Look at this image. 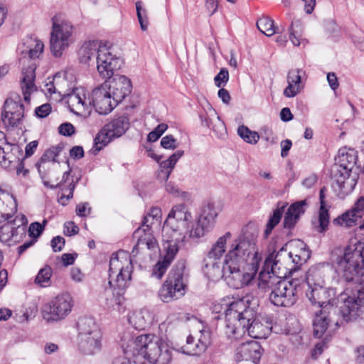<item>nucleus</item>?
<instances>
[{
  "label": "nucleus",
  "instance_id": "nucleus-1",
  "mask_svg": "<svg viewBox=\"0 0 364 364\" xmlns=\"http://www.w3.org/2000/svg\"><path fill=\"white\" fill-rule=\"evenodd\" d=\"M257 238L255 228L248 227L243 230L230 245L222 267L220 260L205 257L203 269L206 276L213 280L223 278L233 289L248 285L262 259L256 246Z\"/></svg>",
  "mask_w": 364,
  "mask_h": 364
},
{
  "label": "nucleus",
  "instance_id": "nucleus-2",
  "mask_svg": "<svg viewBox=\"0 0 364 364\" xmlns=\"http://www.w3.org/2000/svg\"><path fill=\"white\" fill-rule=\"evenodd\" d=\"M257 300L251 295L235 299L227 304L224 333L230 340H238L247 333L249 336L266 338L271 332L270 324L261 322L257 317Z\"/></svg>",
  "mask_w": 364,
  "mask_h": 364
},
{
  "label": "nucleus",
  "instance_id": "nucleus-3",
  "mask_svg": "<svg viewBox=\"0 0 364 364\" xmlns=\"http://www.w3.org/2000/svg\"><path fill=\"white\" fill-rule=\"evenodd\" d=\"M324 285L309 287L306 290V296L313 304L326 308L330 306L333 313H336L337 307L335 304H339L338 310L343 320L346 322L355 319L364 311V301L355 294L348 295L341 293L336 298V291L334 288H325Z\"/></svg>",
  "mask_w": 364,
  "mask_h": 364
},
{
  "label": "nucleus",
  "instance_id": "nucleus-4",
  "mask_svg": "<svg viewBox=\"0 0 364 364\" xmlns=\"http://www.w3.org/2000/svg\"><path fill=\"white\" fill-rule=\"evenodd\" d=\"M357 155L353 149H341L331 167L332 187L340 198L350 194L357 184L358 175L353 171Z\"/></svg>",
  "mask_w": 364,
  "mask_h": 364
},
{
  "label": "nucleus",
  "instance_id": "nucleus-5",
  "mask_svg": "<svg viewBox=\"0 0 364 364\" xmlns=\"http://www.w3.org/2000/svg\"><path fill=\"white\" fill-rule=\"evenodd\" d=\"M331 259L338 273L346 282L363 274L364 243L357 242L342 248L338 247L331 252Z\"/></svg>",
  "mask_w": 364,
  "mask_h": 364
},
{
  "label": "nucleus",
  "instance_id": "nucleus-6",
  "mask_svg": "<svg viewBox=\"0 0 364 364\" xmlns=\"http://www.w3.org/2000/svg\"><path fill=\"white\" fill-rule=\"evenodd\" d=\"M258 286L260 289L270 290L269 300L277 306H291L297 300L301 289V280L279 279L269 272H260Z\"/></svg>",
  "mask_w": 364,
  "mask_h": 364
},
{
  "label": "nucleus",
  "instance_id": "nucleus-7",
  "mask_svg": "<svg viewBox=\"0 0 364 364\" xmlns=\"http://www.w3.org/2000/svg\"><path fill=\"white\" fill-rule=\"evenodd\" d=\"M133 344L134 353L136 352L151 364H170L172 360V348L154 334L138 336Z\"/></svg>",
  "mask_w": 364,
  "mask_h": 364
},
{
  "label": "nucleus",
  "instance_id": "nucleus-8",
  "mask_svg": "<svg viewBox=\"0 0 364 364\" xmlns=\"http://www.w3.org/2000/svg\"><path fill=\"white\" fill-rule=\"evenodd\" d=\"M27 50L25 53L28 55V58L24 56L21 59L23 65L22 68V77L21 78V85L25 101H29L30 95L36 90V86L34 84L36 77L35 70L36 69V63L33 61L43 53L44 44L36 38H29L26 41Z\"/></svg>",
  "mask_w": 364,
  "mask_h": 364
},
{
  "label": "nucleus",
  "instance_id": "nucleus-9",
  "mask_svg": "<svg viewBox=\"0 0 364 364\" xmlns=\"http://www.w3.org/2000/svg\"><path fill=\"white\" fill-rule=\"evenodd\" d=\"M133 270L132 262L127 252L119 251L109 260V285L125 291L129 285Z\"/></svg>",
  "mask_w": 364,
  "mask_h": 364
},
{
  "label": "nucleus",
  "instance_id": "nucleus-10",
  "mask_svg": "<svg viewBox=\"0 0 364 364\" xmlns=\"http://www.w3.org/2000/svg\"><path fill=\"white\" fill-rule=\"evenodd\" d=\"M77 346L85 355H94L102 348V333L91 317H82L77 322Z\"/></svg>",
  "mask_w": 364,
  "mask_h": 364
},
{
  "label": "nucleus",
  "instance_id": "nucleus-11",
  "mask_svg": "<svg viewBox=\"0 0 364 364\" xmlns=\"http://www.w3.org/2000/svg\"><path fill=\"white\" fill-rule=\"evenodd\" d=\"M185 264L176 263L169 272L168 277L159 291L160 299L166 303L181 298L186 293V284L184 278Z\"/></svg>",
  "mask_w": 364,
  "mask_h": 364
},
{
  "label": "nucleus",
  "instance_id": "nucleus-12",
  "mask_svg": "<svg viewBox=\"0 0 364 364\" xmlns=\"http://www.w3.org/2000/svg\"><path fill=\"white\" fill-rule=\"evenodd\" d=\"M52 21L50 48L53 55L59 58L74 42L75 28L70 21L60 19L56 16L53 18Z\"/></svg>",
  "mask_w": 364,
  "mask_h": 364
},
{
  "label": "nucleus",
  "instance_id": "nucleus-13",
  "mask_svg": "<svg viewBox=\"0 0 364 364\" xmlns=\"http://www.w3.org/2000/svg\"><path fill=\"white\" fill-rule=\"evenodd\" d=\"M192 220L191 213L188 210L184 204L174 205L169 212L166 220L163 226V232L168 234L169 230H172L173 235L171 238H181L179 241H183L186 235H183L182 230H189L188 224Z\"/></svg>",
  "mask_w": 364,
  "mask_h": 364
},
{
  "label": "nucleus",
  "instance_id": "nucleus-14",
  "mask_svg": "<svg viewBox=\"0 0 364 364\" xmlns=\"http://www.w3.org/2000/svg\"><path fill=\"white\" fill-rule=\"evenodd\" d=\"M296 271V264H292L291 253L282 247L277 252L270 254L264 263V270L261 272H269L271 276L279 279H285Z\"/></svg>",
  "mask_w": 364,
  "mask_h": 364
},
{
  "label": "nucleus",
  "instance_id": "nucleus-15",
  "mask_svg": "<svg viewBox=\"0 0 364 364\" xmlns=\"http://www.w3.org/2000/svg\"><path fill=\"white\" fill-rule=\"evenodd\" d=\"M129 127V118L121 116L106 124L94 139L93 149L99 152L112 139L122 136Z\"/></svg>",
  "mask_w": 364,
  "mask_h": 364
},
{
  "label": "nucleus",
  "instance_id": "nucleus-16",
  "mask_svg": "<svg viewBox=\"0 0 364 364\" xmlns=\"http://www.w3.org/2000/svg\"><path fill=\"white\" fill-rule=\"evenodd\" d=\"M218 215V211L215 205L208 203L203 207L200 215L186 234L193 240L204 237L214 228Z\"/></svg>",
  "mask_w": 364,
  "mask_h": 364
},
{
  "label": "nucleus",
  "instance_id": "nucleus-17",
  "mask_svg": "<svg viewBox=\"0 0 364 364\" xmlns=\"http://www.w3.org/2000/svg\"><path fill=\"white\" fill-rule=\"evenodd\" d=\"M73 306V299L70 294L58 295L43 306V317L47 321L63 320L70 314Z\"/></svg>",
  "mask_w": 364,
  "mask_h": 364
},
{
  "label": "nucleus",
  "instance_id": "nucleus-18",
  "mask_svg": "<svg viewBox=\"0 0 364 364\" xmlns=\"http://www.w3.org/2000/svg\"><path fill=\"white\" fill-rule=\"evenodd\" d=\"M95 63L99 75L107 80L115 75L114 73L121 68L122 60L112 53L110 48L105 45L100 50Z\"/></svg>",
  "mask_w": 364,
  "mask_h": 364
},
{
  "label": "nucleus",
  "instance_id": "nucleus-19",
  "mask_svg": "<svg viewBox=\"0 0 364 364\" xmlns=\"http://www.w3.org/2000/svg\"><path fill=\"white\" fill-rule=\"evenodd\" d=\"M57 156L58 153L55 149L46 150L36 164L44 185L50 188H56L59 184L58 178L54 181L50 176V173H55L58 168L55 163Z\"/></svg>",
  "mask_w": 364,
  "mask_h": 364
},
{
  "label": "nucleus",
  "instance_id": "nucleus-20",
  "mask_svg": "<svg viewBox=\"0 0 364 364\" xmlns=\"http://www.w3.org/2000/svg\"><path fill=\"white\" fill-rule=\"evenodd\" d=\"M57 156L58 153L55 149L46 150L36 164L44 185L50 188H56L59 184L58 178L54 181L50 176V173H55L58 168L55 163Z\"/></svg>",
  "mask_w": 364,
  "mask_h": 364
},
{
  "label": "nucleus",
  "instance_id": "nucleus-21",
  "mask_svg": "<svg viewBox=\"0 0 364 364\" xmlns=\"http://www.w3.org/2000/svg\"><path fill=\"white\" fill-rule=\"evenodd\" d=\"M181 238H168L164 240L163 249L165 252L161 260H159L154 267L152 275L161 279L175 258L178 252V242Z\"/></svg>",
  "mask_w": 364,
  "mask_h": 364
},
{
  "label": "nucleus",
  "instance_id": "nucleus-22",
  "mask_svg": "<svg viewBox=\"0 0 364 364\" xmlns=\"http://www.w3.org/2000/svg\"><path fill=\"white\" fill-rule=\"evenodd\" d=\"M106 85L107 90L117 102L120 103L132 91L131 80L124 75H116L110 79H107L102 84Z\"/></svg>",
  "mask_w": 364,
  "mask_h": 364
},
{
  "label": "nucleus",
  "instance_id": "nucleus-23",
  "mask_svg": "<svg viewBox=\"0 0 364 364\" xmlns=\"http://www.w3.org/2000/svg\"><path fill=\"white\" fill-rule=\"evenodd\" d=\"M64 100L73 113L84 116L89 113L91 101L86 97L85 92L82 88H75L68 94H63Z\"/></svg>",
  "mask_w": 364,
  "mask_h": 364
},
{
  "label": "nucleus",
  "instance_id": "nucleus-24",
  "mask_svg": "<svg viewBox=\"0 0 364 364\" xmlns=\"http://www.w3.org/2000/svg\"><path fill=\"white\" fill-rule=\"evenodd\" d=\"M92 105L100 114H107L115 108L118 104L107 90L106 85L102 84L95 88L92 92Z\"/></svg>",
  "mask_w": 364,
  "mask_h": 364
},
{
  "label": "nucleus",
  "instance_id": "nucleus-25",
  "mask_svg": "<svg viewBox=\"0 0 364 364\" xmlns=\"http://www.w3.org/2000/svg\"><path fill=\"white\" fill-rule=\"evenodd\" d=\"M210 344V333L207 330L199 331L196 336L187 337L186 343L182 347L187 355H199L204 353Z\"/></svg>",
  "mask_w": 364,
  "mask_h": 364
},
{
  "label": "nucleus",
  "instance_id": "nucleus-26",
  "mask_svg": "<svg viewBox=\"0 0 364 364\" xmlns=\"http://www.w3.org/2000/svg\"><path fill=\"white\" fill-rule=\"evenodd\" d=\"M161 223L155 221V218H150L149 223L144 224L142 222L141 226L138 228L134 232V237L137 238V243L136 247L138 249L155 250L158 246L155 238L151 232V228L154 225H160Z\"/></svg>",
  "mask_w": 364,
  "mask_h": 364
},
{
  "label": "nucleus",
  "instance_id": "nucleus-27",
  "mask_svg": "<svg viewBox=\"0 0 364 364\" xmlns=\"http://www.w3.org/2000/svg\"><path fill=\"white\" fill-rule=\"evenodd\" d=\"M18 152V146L6 142L5 134L0 131V166L9 168L19 164Z\"/></svg>",
  "mask_w": 364,
  "mask_h": 364
},
{
  "label": "nucleus",
  "instance_id": "nucleus-28",
  "mask_svg": "<svg viewBox=\"0 0 364 364\" xmlns=\"http://www.w3.org/2000/svg\"><path fill=\"white\" fill-rule=\"evenodd\" d=\"M364 213V197H360L355 203L351 209L347 210L333 220L335 225L351 227L356 224L357 220L361 218Z\"/></svg>",
  "mask_w": 364,
  "mask_h": 364
},
{
  "label": "nucleus",
  "instance_id": "nucleus-29",
  "mask_svg": "<svg viewBox=\"0 0 364 364\" xmlns=\"http://www.w3.org/2000/svg\"><path fill=\"white\" fill-rule=\"evenodd\" d=\"M262 348L255 341L242 343L235 351V359L237 362L242 360H252L256 363L259 362L262 355Z\"/></svg>",
  "mask_w": 364,
  "mask_h": 364
},
{
  "label": "nucleus",
  "instance_id": "nucleus-30",
  "mask_svg": "<svg viewBox=\"0 0 364 364\" xmlns=\"http://www.w3.org/2000/svg\"><path fill=\"white\" fill-rule=\"evenodd\" d=\"M331 272L328 263L323 262L311 267L306 272V283L308 287L325 284V279Z\"/></svg>",
  "mask_w": 364,
  "mask_h": 364
},
{
  "label": "nucleus",
  "instance_id": "nucleus-31",
  "mask_svg": "<svg viewBox=\"0 0 364 364\" xmlns=\"http://www.w3.org/2000/svg\"><path fill=\"white\" fill-rule=\"evenodd\" d=\"M308 206L307 200L296 201L291 204L284 218V228L287 229L293 228L301 215L304 214Z\"/></svg>",
  "mask_w": 364,
  "mask_h": 364
},
{
  "label": "nucleus",
  "instance_id": "nucleus-32",
  "mask_svg": "<svg viewBox=\"0 0 364 364\" xmlns=\"http://www.w3.org/2000/svg\"><path fill=\"white\" fill-rule=\"evenodd\" d=\"M17 210V203L14 196L0 187V223L11 218Z\"/></svg>",
  "mask_w": 364,
  "mask_h": 364
},
{
  "label": "nucleus",
  "instance_id": "nucleus-33",
  "mask_svg": "<svg viewBox=\"0 0 364 364\" xmlns=\"http://www.w3.org/2000/svg\"><path fill=\"white\" fill-rule=\"evenodd\" d=\"M105 45L98 41H89L85 42L78 51L80 63L90 65L97 61V57L100 50Z\"/></svg>",
  "mask_w": 364,
  "mask_h": 364
},
{
  "label": "nucleus",
  "instance_id": "nucleus-34",
  "mask_svg": "<svg viewBox=\"0 0 364 364\" xmlns=\"http://www.w3.org/2000/svg\"><path fill=\"white\" fill-rule=\"evenodd\" d=\"M203 109L205 114L201 113L200 114L202 125L208 127H210L213 125L212 129L215 132L222 134L225 130V127L218 115L217 112L209 103H207Z\"/></svg>",
  "mask_w": 364,
  "mask_h": 364
},
{
  "label": "nucleus",
  "instance_id": "nucleus-35",
  "mask_svg": "<svg viewBox=\"0 0 364 364\" xmlns=\"http://www.w3.org/2000/svg\"><path fill=\"white\" fill-rule=\"evenodd\" d=\"M327 188L323 186L321 188L319 193V203L320 208L318 212V225L316 227V230L319 232H325L329 223V214L327 208V203L326 201V194Z\"/></svg>",
  "mask_w": 364,
  "mask_h": 364
},
{
  "label": "nucleus",
  "instance_id": "nucleus-36",
  "mask_svg": "<svg viewBox=\"0 0 364 364\" xmlns=\"http://www.w3.org/2000/svg\"><path fill=\"white\" fill-rule=\"evenodd\" d=\"M183 151L178 150L171 155L168 159L160 163V170L158 173V178L159 180L161 181H168L176 162L183 155Z\"/></svg>",
  "mask_w": 364,
  "mask_h": 364
},
{
  "label": "nucleus",
  "instance_id": "nucleus-37",
  "mask_svg": "<svg viewBox=\"0 0 364 364\" xmlns=\"http://www.w3.org/2000/svg\"><path fill=\"white\" fill-rule=\"evenodd\" d=\"M231 237L232 234L230 232H227L223 235L219 237L212 245L205 257L220 260L226 251L227 242Z\"/></svg>",
  "mask_w": 364,
  "mask_h": 364
},
{
  "label": "nucleus",
  "instance_id": "nucleus-38",
  "mask_svg": "<svg viewBox=\"0 0 364 364\" xmlns=\"http://www.w3.org/2000/svg\"><path fill=\"white\" fill-rule=\"evenodd\" d=\"M129 321L134 328L144 330L151 323L152 316L149 311L141 309L133 312L129 318Z\"/></svg>",
  "mask_w": 364,
  "mask_h": 364
},
{
  "label": "nucleus",
  "instance_id": "nucleus-39",
  "mask_svg": "<svg viewBox=\"0 0 364 364\" xmlns=\"http://www.w3.org/2000/svg\"><path fill=\"white\" fill-rule=\"evenodd\" d=\"M288 85L284 90L287 97H294L300 92L301 75L299 70H291L287 75Z\"/></svg>",
  "mask_w": 364,
  "mask_h": 364
},
{
  "label": "nucleus",
  "instance_id": "nucleus-40",
  "mask_svg": "<svg viewBox=\"0 0 364 364\" xmlns=\"http://www.w3.org/2000/svg\"><path fill=\"white\" fill-rule=\"evenodd\" d=\"M124 291L109 287L105 289L106 305L109 308L117 309L124 301Z\"/></svg>",
  "mask_w": 364,
  "mask_h": 364
},
{
  "label": "nucleus",
  "instance_id": "nucleus-41",
  "mask_svg": "<svg viewBox=\"0 0 364 364\" xmlns=\"http://www.w3.org/2000/svg\"><path fill=\"white\" fill-rule=\"evenodd\" d=\"M16 220L12 223H7L0 228V240L2 242H9L17 237L19 231H16Z\"/></svg>",
  "mask_w": 364,
  "mask_h": 364
},
{
  "label": "nucleus",
  "instance_id": "nucleus-42",
  "mask_svg": "<svg viewBox=\"0 0 364 364\" xmlns=\"http://www.w3.org/2000/svg\"><path fill=\"white\" fill-rule=\"evenodd\" d=\"M286 206L287 203L283 204L281 207L278 206L273 212V214L270 216L264 231L266 237L272 232L274 227L280 222Z\"/></svg>",
  "mask_w": 364,
  "mask_h": 364
},
{
  "label": "nucleus",
  "instance_id": "nucleus-43",
  "mask_svg": "<svg viewBox=\"0 0 364 364\" xmlns=\"http://www.w3.org/2000/svg\"><path fill=\"white\" fill-rule=\"evenodd\" d=\"M52 269L50 266H45L41 269L35 278V284L41 287H49L51 284Z\"/></svg>",
  "mask_w": 364,
  "mask_h": 364
},
{
  "label": "nucleus",
  "instance_id": "nucleus-44",
  "mask_svg": "<svg viewBox=\"0 0 364 364\" xmlns=\"http://www.w3.org/2000/svg\"><path fill=\"white\" fill-rule=\"evenodd\" d=\"M237 134L248 144H255L259 139V135L257 132L250 130L245 125H241L237 128Z\"/></svg>",
  "mask_w": 364,
  "mask_h": 364
},
{
  "label": "nucleus",
  "instance_id": "nucleus-45",
  "mask_svg": "<svg viewBox=\"0 0 364 364\" xmlns=\"http://www.w3.org/2000/svg\"><path fill=\"white\" fill-rule=\"evenodd\" d=\"M301 26V21L299 20H294L291 21V26L289 28V39L295 46H299L304 42V40H300Z\"/></svg>",
  "mask_w": 364,
  "mask_h": 364
},
{
  "label": "nucleus",
  "instance_id": "nucleus-46",
  "mask_svg": "<svg viewBox=\"0 0 364 364\" xmlns=\"http://www.w3.org/2000/svg\"><path fill=\"white\" fill-rule=\"evenodd\" d=\"M258 29L267 36H272L277 33L274 26V21L268 17L259 18L257 22Z\"/></svg>",
  "mask_w": 364,
  "mask_h": 364
},
{
  "label": "nucleus",
  "instance_id": "nucleus-47",
  "mask_svg": "<svg viewBox=\"0 0 364 364\" xmlns=\"http://www.w3.org/2000/svg\"><path fill=\"white\" fill-rule=\"evenodd\" d=\"M24 117V110L19 111L14 114L11 113H2L1 118L4 124L6 127H17L21 122L22 119Z\"/></svg>",
  "mask_w": 364,
  "mask_h": 364
},
{
  "label": "nucleus",
  "instance_id": "nucleus-48",
  "mask_svg": "<svg viewBox=\"0 0 364 364\" xmlns=\"http://www.w3.org/2000/svg\"><path fill=\"white\" fill-rule=\"evenodd\" d=\"M16 100L9 98L5 101L3 113H17L19 111L24 110V106L21 104L20 97H16Z\"/></svg>",
  "mask_w": 364,
  "mask_h": 364
},
{
  "label": "nucleus",
  "instance_id": "nucleus-49",
  "mask_svg": "<svg viewBox=\"0 0 364 364\" xmlns=\"http://www.w3.org/2000/svg\"><path fill=\"white\" fill-rule=\"evenodd\" d=\"M314 335L317 337H321L327 329L328 321L326 316L321 315L316 316L314 320Z\"/></svg>",
  "mask_w": 364,
  "mask_h": 364
},
{
  "label": "nucleus",
  "instance_id": "nucleus-50",
  "mask_svg": "<svg viewBox=\"0 0 364 364\" xmlns=\"http://www.w3.org/2000/svg\"><path fill=\"white\" fill-rule=\"evenodd\" d=\"M136 15L142 31H146L148 28V20L146 18V11L142 9V2L138 1L136 2Z\"/></svg>",
  "mask_w": 364,
  "mask_h": 364
},
{
  "label": "nucleus",
  "instance_id": "nucleus-51",
  "mask_svg": "<svg viewBox=\"0 0 364 364\" xmlns=\"http://www.w3.org/2000/svg\"><path fill=\"white\" fill-rule=\"evenodd\" d=\"M289 253H291V259L292 260V264H296V270L303 263L306 262L307 259L309 257V252L305 250H301V254H297L292 252H289Z\"/></svg>",
  "mask_w": 364,
  "mask_h": 364
},
{
  "label": "nucleus",
  "instance_id": "nucleus-52",
  "mask_svg": "<svg viewBox=\"0 0 364 364\" xmlns=\"http://www.w3.org/2000/svg\"><path fill=\"white\" fill-rule=\"evenodd\" d=\"M46 223V220H43V225L38 222L31 223L28 228L29 235L34 238L39 237L42 233L44 229V225Z\"/></svg>",
  "mask_w": 364,
  "mask_h": 364
},
{
  "label": "nucleus",
  "instance_id": "nucleus-53",
  "mask_svg": "<svg viewBox=\"0 0 364 364\" xmlns=\"http://www.w3.org/2000/svg\"><path fill=\"white\" fill-rule=\"evenodd\" d=\"M161 145L166 149L173 150L178 147L176 139L172 135H166L161 140Z\"/></svg>",
  "mask_w": 364,
  "mask_h": 364
},
{
  "label": "nucleus",
  "instance_id": "nucleus-54",
  "mask_svg": "<svg viewBox=\"0 0 364 364\" xmlns=\"http://www.w3.org/2000/svg\"><path fill=\"white\" fill-rule=\"evenodd\" d=\"M228 80L229 73L226 68H222L214 78L215 84L218 87H220L223 84L227 83Z\"/></svg>",
  "mask_w": 364,
  "mask_h": 364
},
{
  "label": "nucleus",
  "instance_id": "nucleus-55",
  "mask_svg": "<svg viewBox=\"0 0 364 364\" xmlns=\"http://www.w3.org/2000/svg\"><path fill=\"white\" fill-rule=\"evenodd\" d=\"M152 217L154 219L155 218V221H159L161 223V210L159 208H152L150 210V212L144 218V224L149 223L150 218Z\"/></svg>",
  "mask_w": 364,
  "mask_h": 364
},
{
  "label": "nucleus",
  "instance_id": "nucleus-56",
  "mask_svg": "<svg viewBox=\"0 0 364 364\" xmlns=\"http://www.w3.org/2000/svg\"><path fill=\"white\" fill-rule=\"evenodd\" d=\"M51 112V106L48 103L43 104L36 108L35 113L39 118L46 117Z\"/></svg>",
  "mask_w": 364,
  "mask_h": 364
},
{
  "label": "nucleus",
  "instance_id": "nucleus-57",
  "mask_svg": "<svg viewBox=\"0 0 364 364\" xmlns=\"http://www.w3.org/2000/svg\"><path fill=\"white\" fill-rule=\"evenodd\" d=\"M59 168H58L56 169V172L55 173H50V176L53 178V180L55 181L57 178L58 179V183L59 184L58 185V187H60L61 185L63 183H65L68 181V179H69V176H70V171H65L63 173V177H62V179L60 180V178H59V176L60 175V171H59L58 170Z\"/></svg>",
  "mask_w": 364,
  "mask_h": 364
},
{
  "label": "nucleus",
  "instance_id": "nucleus-58",
  "mask_svg": "<svg viewBox=\"0 0 364 364\" xmlns=\"http://www.w3.org/2000/svg\"><path fill=\"white\" fill-rule=\"evenodd\" d=\"M58 131L60 134L70 136L75 133V127L71 123L66 122L60 125Z\"/></svg>",
  "mask_w": 364,
  "mask_h": 364
},
{
  "label": "nucleus",
  "instance_id": "nucleus-59",
  "mask_svg": "<svg viewBox=\"0 0 364 364\" xmlns=\"http://www.w3.org/2000/svg\"><path fill=\"white\" fill-rule=\"evenodd\" d=\"M65 245V239L60 236H56L51 240V247L54 252H60Z\"/></svg>",
  "mask_w": 364,
  "mask_h": 364
},
{
  "label": "nucleus",
  "instance_id": "nucleus-60",
  "mask_svg": "<svg viewBox=\"0 0 364 364\" xmlns=\"http://www.w3.org/2000/svg\"><path fill=\"white\" fill-rule=\"evenodd\" d=\"M79 231V228L72 221H69L64 225V233L68 236H71L77 234Z\"/></svg>",
  "mask_w": 364,
  "mask_h": 364
},
{
  "label": "nucleus",
  "instance_id": "nucleus-61",
  "mask_svg": "<svg viewBox=\"0 0 364 364\" xmlns=\"http://www.w3.org/2000/svg\"><path fill=\"white\" fill-rule=\"evenodd\" d=\"M326 348V343L325 341H322L316 343L311 351V357L316 359Z\"/></svg>",
  "mask_w": 364,
  "mask_h": 364
},
{
  "label": "nucleus",
  "instance_id": "nucleus-62",
  "mask_svg": "<svg viewBox=\"0 0 364 364\" xmlns=\"http://www.w3.org/2000/svg\"><path fill=\"white\" fill-rule=\"evenodd\" d=\"M70 155L74 159H80L84 156V150L82 146H73L70 150Z\"/></svg>",
  "mask_w": 364,
  "mask_h": 364
},
{
  "label": "nucleus",
  "instance_id": "nucleus-63",
  "mask_svg": "<svg viewBox=\"0 0 364 364\" xmlns=\"http://www.w3.org/2000/svg\"><path fill=\"white\" fill-rule=\"evenodd\" d=\"M291 146H292V143L290 139H285V140L282 141V142H281V147H282L281 156H282V157L284 158L288 156L289 151L290 150Z\"/></svg>",
  "mask_w": 364,
  "mask_h": 364
},
{
  "label": "nucleus",
  "instance_id": "nucleus-64",
  "mask_svg": "<svg viewBox=\"0 0 364 364\" xmlns=\"http://www.w3.org/2000/svg\"><path fill=\"white\" fill-rule=\"evenodd\" d=\"M327 80L332 90H336L338 87V78L334 73H328Z\"/></svg>",
  "mask_w": 364,
  "mask_h": 364
}]
</instances>
